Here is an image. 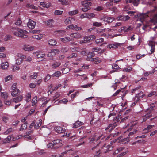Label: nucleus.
<instances>
[{"label": "nucleus", "mask_w": 157, "mask_h": 157, "mask_svg": "<svg viewBox=\"0 0 157 157\" xmlns=\"http://www.w3.org/2000/svg\"><path fill=\"white\" fill-rule=\"evenodd\" d=\"M101 136H99L98 137H96V135H94L91 136L89 138V143L90 144L94 145V147L91 148V149L94 151L97 154L96 155H95V157H97L100 155V149L98 148L99 143H98L97 142L98 140L100 139Z\"/></svg>", "instance_id": "nucleus-1"}, {"label": "nucleus", "mask_w": 157, "mask_h": 157, "mask_svg": "<svg viewBox=\"0 0 157 157\" xmlns=\"http://www.w3.org/2000/svg\"><path fill=\"white\" fill-rule=\"evenodd\" d=\"M28 33L26 30L18 29L17 31L14 32V35L22 38H25L28 37L26 34Z\"/></svg>", "instance_id": "nucleus-2"}, {"label": "nucleus", "mask_w": 157, "mask_h": 157, "mask_svg": "<svg viewBox=\"0 0 157 157\" xmlns=\"http://www.w3.org/2000/svg\"><path fill=\"white\" fill-rule=\"evenodd\" d=\"M59 52L58 49H52L50 52H49L47 54V56L48 57H50V60H53V58L52 57L54 56L56 54L58 53Z\"/></svg>", "instance_id": "nucleus-3"}, {"label": "nucleus", "mask_w": 157, "mask_h": 157, "mask_svg": "<svg viewBox=\"0 0 157 157\" xmlns=\"http://www.w3.org/2000/svg\"><path fill=\"white\" fill-rule=\"evenodd\" d=\"M113 149V147L112 146V144H110L108 145L107 146H106L105 145L102 147L101 150V151L103 153H106L109 151L112 150Z\"/></svg>", "instance_id": "nucleus-4"}, {"label": "nucleus", "mask_w": 157, "mask_h": 157, "mask_svg": "<svg viewBox=\"0 0 157 157\" xmlns=\"http://www.w3.org/2000/svg\"><path fill=\"white\" fill-rule=\"evenodd\" d=\"M34 54L35 55L36 58L39 61H41L43 60V58L45 56V54H42L39 51L34 52Z\"/></svg>", "instance_id": "nucleus-5"}, {"label": "nucleus", "mask_w": 157, "mask_h": 157, "mask_svg": "<svg viewBox=\"0 0 157 157\" xmlns=\"http://www.w3.org/2000/svg\"><path fill=\"white\" fill-rule=\"evenodd\" d=\"M62 141L59 139H56L53 141V144L54 145V149H56L60 147Z\"/></svg>", "instance_id": "nucleus-6"}, {"label": "nucleus", "mask_w": 157, "mask_h": 157, "mask_svg": "<svg viewBox=\"0 0 157 157\" xmlns=\"http://www.w3.org/2000/svg\"><path fill=\"white\" fill-rule=\"evenodd\" d=\"M116 125H117L115 123H114L113 124H110L105 128V130L107 132H110L111 131L115 128Z\"/></svg>", "instance_id": "nucleus-7"}, {"label": "nucleus", "mask_w": 157, "mask_h": 157, "mask_svg": "<svg viewBox=\"0 0 157 157\" xmlns=\"http://www.w3.org/2000/svg\"><path fill=\"white\" fill-rule=\"evenodd\" d=\"M130 18V17H129L128 15L125 16L120 15L117 18V19L118 21H125L129 19Z\"/></svg>", "instance_id": "nucleus-8"}, {"label": "nucleus", "mask_w": 157, "mask_h": 157, "mask_svg": "<svg viewBox=\"0 0 157 157\" xmlns=\"http://www.w3.org/2000/svg\"><path fill=\"white\" fill-rule=\"evenodd\" d=\"M103 20L105 22H106L105 23V24H106L107 23H110L112 22L114 20V18L113 17L106 16L104 17L103 18Z\"/></svg>", "instance_id": "nucleus-9"}, {"label": "nucleus", "mask_w": 157, "mask_h": 157, "mask_svg": "<svg viewBox=\"0 0 157 157\" xmlns=\"http://www.w3.org/2000/svg\"><path fill=\"white\" fill-rule=\"evenodd\" d=\"M13 135L8 136L6 138L2 141V143L3 144L9 143L11 140H14V138H13Z\"/></svg>", "instance_id": "nucleus-10"}, {"label": "nucleus", "mask_w": 157, "mask_h": 157, "mask_svg": "<svg viewBox=\"0 0 157 157\" xmlns=\"http://www.w3.org/2000/svg\"><path fill=\"white\" fill-rule=\"evenodd\" d=\"M55 130L56 132L58 133H63L65 131V129L59 126H56L55 128Z\"/></svg>", "instance_id": "nucleus-11"}, {"label": "nucleus", "mask_w": 157, "mask_h": 157, "mask_svg": "<svg viewBox=\"0 0 157 157\" xmlns=\"http://www.w3.org/2000/svg\"><path fill=\"white\" fill-rule=\"evenodd\" d=\"M36 23L35 22L29 19L27 24L28 27L29 28L33 29L35 28Z\"/></svg>", "instance_id": "nucleus-12"}, {"label": "nucleus", "mask_w": 157, "mask_h": 157, "mask_svg": "<svg viewBox=\"0 0 157 157\" xmlns=\"http://www.w3.org/2000/svg\"><path fill=\"white\" fill-rule=\"evenodd\" d=\"M69 28L73 30H80L82 29L78 25H70L69 26Z\"/></svg>", "instance_id": "nucleus-13"}, {"label": "nucleus", "mask_w": 157, "mask_h": 157, "mask_svg": "<svg viewBox=\"0 0 157 157\" xmlns=\"http://www.w3.org/2000/svg\"><path fill=\"white\" fill-rule=\"evenodd\" d=\"M61 64V63L59 61H54L51 64V66L52 68L55 69L58 67Z\"/></svg>", "instance_id": "nucleus-14"}, {"label": "nucleus", "mask_w": 157, "mask_h": 157, "mask_svg": "<svg viewBox=\"0 0 157 157\" xmlns=\"http://www.w3.org/2000/svg\"><path fill=\"white\" fill-rule=\"evenodd\" d=\"M95 55V54L94 53L92 52H89V53L87 55V58H86V59L87 60H89L90 61H92V60H93V58H92Z\"/></svg>", "instance_id": "nucleus-15"}, {"label": "nucleus", "mask_w": 157, "mask_h": 157, "mask_svg": "<svg viewBox=\"0 0 157 157\" xmlns=\"http://www.w3.org/2000/svg\"><path fill=\"white\" fill-rule=\"evenodd\" d=\"M34 49V47L29 45H25L23 47V49L25 51H30L33 50Z\"/></svg>", "instance_id": "nucleus-16"}, {"label": "nucleus", "mask_w": 157, "mask_h": 157, "mask_svg": "<svg viewBox=\"0 0 157 157\" xmlns=\"http://www.w3.org/2000/svg\"><path fill=\"white\" fill-rule=\"evenodd\" d=\"M70 36L71 38L73 37L77 39L80 38L81 37V34L78 32L71 33L70 35Z\"/></svg>", "instance_id": "nucleus-17"}, {"label": "nucleus", "mask_w": 157, "mask_h": 157, "mask_svg": "<svg viewBox=\"0 0 157 157\" xmlns=\"http://www.w3.org/2000/svg\"><path fill=\"white\" fill-rule=\"evenodd\" d=\"M54 32L55 34H57L58 36H63L64 35L65 31L64 30H59L56 31Z\"/></svg>", "instance_id": "nucleus-18"}, {"label": "nucleus", "mask_w": 157, "mask_h": 157, "mask_svg": "<svg viewBox=\"0 0 157 157\" xmlns=\"http://www.w3.org/2000/svg\"><path fill=\"white\" fill-rule=\"evenodd\" d=\"M83 123L82 122L79 121L78 120L75 122L73 125V127L74 128H77L79 127L82 125Z\"/></svg>", "instance_id": "nucleus-19"}, {"label": "nucleus", "mask_w": 157, "mask_h": 157, "mask_svg": "<svg viewBox=\"0 0 157 157\" xmlns=\"http://www.w3.org/2000/svg\"><path fill=\"white\" fill-rule=\"evenodd\" d=\"M149 45L151 48L150 50L151 52L150 54H151L155 52V44L153 42L151 41L149 42Z\"/></svg>", "instance_id": "nucleus-20"}, {"label": "nucleus", "mask_w": 157, "mask_h": 157, "mask_svg": "<svg viewBox=\"0 0 157 157\" xmlns=\"http://www.w3.org/2000/svg\"><path fill=\"white\" fill-rule=\"evenodd\" d=\"M91 40L89 36H85L84 37L83 40H82L80 41L81 43H86L90 42Z\"/></svg>", "instance_id": "nucleus-21"}, {"label": "nucleus", "mask_w": 157, "mask_h": 157, "mask_svg": "<svg viewBox=\"0 0 157 157\" xmlns=\"http://www.w3.org/2000/svg\"><path fill=\"white\" fill-rule=\"evenodd\" d=\"M61 40L63 42L66 43L73 40L72 38H70L69 37H65L64 38H61Z\"/></svg>", "instance_id": "nucleus-22"}, {"label": "nucleus", "mask_w": 157, "mask_h": 157, "mask_svg": "<svg viewBox=\"0 0 157 157\" xmlns=\"http://www.w3.org/2000/svg\"><path fill=\"white\" fill-rule=\"evenodd\" d=\"M23 98L22 96L20 95L18 97L14 98L13 99V102L17 103L21 101Z\"/></svg>", "instance_id": "nucleus-23"}, {"label": "nucleus", "mask_w": 157, "mask_h": 157, "mask_svg": "<svg viewBox=\"0 0 157 157\" xmlns=\"http://www.w3.org/2000/svg\"><path fill=\"white\" fill-rule=\"evenodd\" d=\"M127 131H128V132L131 131L129 133L128 136H131L136 133L137 131V130L136 129L132 130L131 128H129L128 129Z\"/></svg>", "instance_id": "nucleus-24"}, {"label": "nucleus", "mask_w": 157, "mask_h": 157, "mask_svg": "<svg viewBox=\"0 0 157 157\" xmlns=\"http://www.w3.org/2000/svg\"><path fill=\"white\" fill-rule=\"evenodd\" d=\"M41 124L42 120L40 119L37 121L36 123L34 125V128L36 129L38 128L41 126Z\"/></svg>", "instance_id": "nucleus-25"}, {"label": "nucleus", "mask_w": 157, "mask_h": 157, "mask_svg": "<svg viewBox=\"0 0 157 157\" xmlns=\"http://www.w3.org/2000/svg\"><path fill=\"white\" fill-rule=\"evenodd\" d=\"M125 87L123 88H121L120 89L117 90L113 95V96H115L117 95L121 92H123L124 91V90L125 89Z\"/></svg>", "instance_id": "nucleus-26"}, {"label": "nucleus", "mask_w": 157, "mask_h": 157, "mask_svg": "<svg viewBox=\"0 0 157 157\" xmlns=\"http://www.w3.org/2000/svg\"><path fill=\"white\" fill-rule=\"evenodd\" d=\"M27 122H25L24 124H22L21 126V128L19 130L20 131H23V130H25L27 128Z\"/></svg>", "instance_id": "nucleus-27"}, {"label": "nucleus", "mask_w": 157, "mask_h": 157, "mask_svg": "<svg viewBox=\"0 0 157 157\" xmlns=\"http://www.w3.org/2000/svg\"><path fill=\"white\" fill-rule=\"evenodd\" d=\"M56 41L54 39H51L48 41V44L49 45L54 46L56 44Z\"/></svg>", "instance_id": "nucleus-28"}, {"label": "nucleus", "mask_w": 157, "mask_h": 157, "mask_svg": "<svg viewBox=\"0 0 157 157\" xmlns=\"http://www.w3.org/2000/svg\"><path fill=\"white\" fill-rule=\"evenodd\" d=\"M43 37V34H40L39 35H34L32 36V37L33 39H36L38 40H40Z\"/></svg>", "instance_id": "nucleus-29"}, {"label": "nucleus", "mask_w": 157, "mask_h": 157, "mask_svg": "<svg viewBox=\"0 0 157 157\" xmlns=\"http://www.w3.org/2000/svg\"><path fill=\"white\" fill-rule=\"evenodd\" d=\"M151 116L152 114L150 113H147L143 118V121H145L147 119L149 118Z\"/></svg>", "instance_id": "nucleus-30"}, {"label": "nucleus", "mask_w": 157, "mask_h": 157, "mask_svg": "<svg viewBox=\"0 0 157 157\" xmlns=\"http://www.w3.org/2000/svg\"><path fill=\"white\" fill-rule=\"evenodd\" d=\"M92 61L94 62V63L95 64H98L101 61V59H100L99 57H96L95 58H93V60Z\"/></svg>", "instance_id": "nucleus-31"}, {"label": "nucleus", "mask_w": 157, "mask_h": 157, "mask_svg": "<svg viewBox=\"0 0 157 157\" xmlns=\"http://www.w3.org/2000/svg\"><path fill=\"white\" fill-rule=\"evenodd\" d=\"M9 64L7 62L3 63L2 64L1 67L3 69H6L8 67Z\"/></svg>", "instance_id": "nucleus-32"}, {"label": "nucleus", "mask_w": 157, "mask_h": 157, "mask_svg": "<svg viewBox=\"0 0 157 157\" xmlns=\"http://www.w3.org/2000/svg\"><path fill=\"white\" fill-rule=\"evenodd\" d=\"M129 137H127L123 139H121L119 140V142L122 143L123 144H125L129 141Z\"/></svg>", "instance_id": "nucleus-33"}, {"label": "nucleus", "mask_w": 157, "mask_h": 157, "mask_svg": "<svg viewBox=\"0 0 157 157\" xmlns=\"http://www.w3.org/2000/svg\"><path fill=\"white\" fill-rule=\"evenodd\" d=\"M123 27L124 28V32H128L130 30H132L133 28H132L131 26H128V27L125 26H123Z\"/></svg>", "instance_id": "nucleus-34"}, {"label": "nucleus", "mask_w": 157, "mask_h": 157, "mask_svg": "<svg viewBox=\"0 0 157 157\" xmlns=\"http://www.w3.org/2000/svg\"><path fill=\"white\" fill-rule=\"evenodd\" d=\"M78 13V11L77 10H74L70 11L69 12V14L70 15H75Z\"/></svg>", "instance_id": "nucleus-35"}, {"label": "nucleus", "mask_w": 157, "mask_h": 157, "mask_svg": "<svg viewBox=\"0 0 157 157\" xmlns=\"http://www.w3.org/2000/svg\"><path fill=\"white\" fill-rule=\"evenodd\" d=\"M132 68L130 66L128 67L124 68L123 69V71H125L127 72H130L132 71Z\"/></svg>", "instance_id": "nucleus-36"}, {"label": "nucleus", "mask_w": 157, "mask_h": 157, "mask_svg": "<svg viewBox=\"0 0 157 157\" xmlns=\"http://www.w3.org/2000/svg\"><path fill=\"white\" fill-rule=\"evenodd\" d=\"M58 1L60 2L63 5H67L68 4V2L66 0H58Z\"/></svg>", "instance_id": "nucleus-37"}, {"label": "nucleus", "mask_w": 157, "mask_h": 157, "mask_svg": "<svg viewBox=\"0 0 157 157\" xmlns=\"http://www.w3.org/2000/svg\"><path fill=\"white\" fill-rule=\"evenodd\" d=\"M26 101L28 102L31 100V94L30 93H28L26 95Z\"/></svg>", "instance_id": "nucleus-38"}, {"label": "nucleus", "mask_w": 157, "mask_h": 157, "mask_svg": "<svg viewBox=\"0 0 157 157\" xmlns=\"http://www.w3.org/2000/svg\"><path fill=\"white\" fill-rule=\"evenodd\" d=\"M12 38V36L10 35H7L4 38L3 40L5 41H7L10 40H11Z\"/></svg>", "instance_id": "nucleus-39"}, {"label": "nucleus", "mask_w": 157, "mask_h": 157, "mask_svg": "<svg viewBox=\"0 0 157 157\" xmlns=\"http://www.w3.org/2000/svg\"><path fill=\"white\" fill-rule=\"evenodd\" d=\"M61 70L62 71V73L64 74L67 73L70 71V70L68 68H62Z\"/></svg>", "instance_id": "nucleus-40"}, {"label": "nucleus", "mask_w": 157, "mask_h": 157, "mask_svg": "<svg viewBox=\"0 0 157 157\" xmlns=\"http://www.w3.org/2000/svg\"><path fill=\"white\" fill-rule=\"evenodd\" d=\"M69 50V48L67 47H63L61 50V51L63 53H65Z\"/></svg>", "instance_id": "nucleus-41"}, {"label": "nucleus", "mask_w": 157, "mask_h": 157, "mask_svg": "<svg viewBox=\"0 0 157 157\" xmlns=\"http://www.w3.org/2000/svg\"><path fill=\"white\" fill-rule=\"evenodd\" d=\"M73 18H69L66 19L64 21L65 24H68L71 23V21L72 20Z\"/></svg>", "instance_id": "nucleus-42"}, {"label": "nucleus", "mask_w": 157, "mask_h": 157, "mask_svg": "<svg viewBox=\"0 0 157 157\" xmlns=\"http://www.w3.org/2000/svg\"><path fill=\"white\" fill-rule=\"evenodd\" d=\"M104 41V39L103 38H101L98 39H97L95 40V42L97 44H99L101 43Z\"/></svg>", "instance_id": "nucleus-43"}, {"label": "nucleus", "mask_w": 157, "mask_h": 157, "mask_svg": "<svg viewBox=\"0 0 157 157\" xmlns=\"http://www.w3.org/2000/svg\"><path fill=\"white\" fill-rule=\"evenodd\" d=\"M17 83H14L11 87V89L12 91L13 90H18L19 91L18 89L16 88Z\"/></svg>", "instance_id": "nucleus-44"}, {"label": "nucleus", "mask_w": 157, "mask_h": 157, "mask_svg": "<svg viewBox=\"0 0 157 157\" xmlns=\"http://www.w3.org/2000/svg\"><path fill=\"white\" fill-rule=\"evenodd\" d=\"M89 52V51H88L85 49L81 51V53L82 55L86 56L87 55Z\"/></svg>", "instance_id": "nucleus-45"}, {"label": "nucleus", "mask_w": 157, "mask_h": 157, "mask_svg": "<svg viewBox=\"0 0 157 157\" xmlns=\"http://www.w3.org/2000/svg\"><path fill=\"white\" fill-rule=\"evenodd\" d=\"M155 95V96H157V94H156V91H152L150 93L148 94L147 95V97H151L153 95Z\"/></svg>", "instance_id": "nucleus-46"}, {"label": "nucleus", "mask_w": 157, "mask_h": 157, "mask_svg": "<svg viewBox=\"0 0 157 157\" xmlns=\"http://www.w3.org/2000/svg\"><path fill=\"white\" fill-rule=\"evenodd\" d=\"M61 73L60 71H56L55 73L53 74V75L54 76H55L56 77H59L61 75Z\"/></svg>", "instance_id": "nucleus-47"}, {"label": "nucleus", "mask_w": 157, "mask_h": 157, "mask_svg": "<svg viewBox=\"0 0 157 157\" xmlns=\"http://www.w3.org/2000/svg\"><path fill=\"white\" fill-rule=\"evenodd\" d=\"M18 56L19 58H21V59H22H22H25L26 58V56L25 55L21 53L18 54Z\"/></svg>", "instance_id": "nucleus-48"}, {"label": "nucleus", "mask_w": 157, "mask_h": 157, "mask_svg": "<svg viewBox=\"0 0 157 157\" xmlns=\"http://www.w3.org/2000/svg\"><path fill=\"white\" fill-rule=\"evenodd\" d=\"M113 5V2H112L111 0H110L109 2H106L105 4L106 7L107 8Z\"/></svg>", "instance_id": "nucleus-49"}, {"label": "nucleus", "mask_w": 157, "mask_h": 157, "mask_svg": "<svg viewBox=\"0 0 157 157\" xmlns=\"http://www.w3.org/2000/svg\"><path fill=\"white\" fill-rule=\"evenodd\" d=\"M19 91L18 90H13V91L11 93V95L13 97H15L18 94Z\"/></svg>", "instance_id": "nucleus-50"}, {"label": "nucleus", "mask_w": 157, "mask_h": 157, "mask_svg": "<svg viewBox=\"0 0 157 157\" xmlns=\"http://www.w3.org/2000/svg\"><path fill=\"white\" fill-rule=\"evenodd\" d=\"M1 95L2 97L4 98L5 100L7 99L8 97V95L6 93H1Z\"/></svg>", "instance_id": "nucleus-51"}, {"label": "nucleus", "mask_w": 157, "mask_h": 157, "mask_svg": "<svg viewBox=\"0 0 157 157\" xmlns=\"http://www.w3.org/2000/svg\"><path fill=\"white\" fill-rule=\"evenodd\" d=\"M93 25L94 26L96 27H99L102 25V24L101 22H95L93 23Z\"/></svg>", "instance_id": "nucleus-52"}, {"label": "nucleus", "mask_w": 157, "mask_h": 157, "mask_svg": "<svg viewBox=\"0 0 157 157\" xmlns=\"http://www.w3.org/2000/svg\"><path fill=\"white\" fill-rule=\"evenodd\" d=\"M30 32L34 34L36 33L38 34L40 32V30H34L31 29L30 30Z\"/></svg>", "instance_id": "nucleus-53"}, {"label": "nucleus", "mask_w": 157, "mask_h": 157, "mask_svg": "<svg viewBox=\"0 0 157 157\" xmlns=\"http://www.w3.org/2000/svg\"><path fill=\"white\" fill-rule=\"evenodd\" d=\"M37 73L35 72L33 75H31L30 77L31 78L34 79L37 78Z\"/></svg>", "instance_id": "nucleus-54"}, {"label": "nucleus", "mask_w": 157, "mask_h": 157, "mask_svg": "<svg viewBox=\"0 0 157 157\" xmlns=\"http://www.w3.org/2000/svg\"><path fill=\"white\" fill-rule=\"evenodd\" d=\"M101 50V48H100L94 47L92 48V51L93 52H97L100 51Z\"/></svg>", "instance_id": "nucleus-55"}, {"label": "nucleus", "mask_w": 157, "mask_h": 157, "mask_svg": "<svg viewBox=\"0 0 157 157\" xmlns=\"http://www.w3.org/2000/svg\"><path fill=\"white\" fill-rule=\"evenodd\" d=\"M2 119L4 122L5 123H6L9 121V118L8 117L4 116L2 117Z\"/></svg>", "instance_id": "nucleus-56"}, {"label": "nucleus", "mask_w": 157, "mask_h": 157, "mask_svg": "<svg viewBox=\"0 0 157 157\" xmlns=\"http://www.w3.org/2000/svg\"><path fill=\"white\" fill-rule=\"evenodd\" d=\"M37 98L35 97L32 100V102L33 103L32 105H35L37 102Z\"/></svg>", "instance_id": "nucleus-57"}, {"label": "nucleus", "mask_w": 157, "mask_h": 157, "mask_svg": "<svg viewBox=\"0 0 157 157\" xmlns=\"http://www.w3.org/2000/svg\"><path fill=\"white\" fill-rule=\"evenodd\" d=\"M63 12V11L57 10L55 11L54 14L56 15H61L62 14Z\"/></svg>", "instance_id": "nucleus-58"}, {"label": "nucleus", "mask_w": 157, "mask_h": 157, "mask_svg": "<svg viewBox=\"0 0 157 157\" xmlns=\"http://www.w3.org/2000/svg\"><path fill=\"white\" fill-rule=\"evenodd\" d=\"M22 60L21 58L17 59L16 60V63L17 65H20L22 63Z\"/></svg>", "instance_id": "nucleus-59"}, {"label": "nucleus", "mask_w": 157, "mask_h": 157, "mask_svg": "<svg viewBox=\"0 0 157 157\" xmlns=\"http://www.w3.org/2000/svg\"><path fill=\"white\" fill-rule=\"evenodd\" d=\"M13 129L11 128H10L9 129H8L6 131L4 132V134L5 135L8 134L11 132L12 131Z\"/></svg>", "instance_id": "nucleus-60"}, {"label": "nucleus", "mask_w": 157, "mask_h": 157, "mask_svg": "<svg viewBox=\"0 0 157 157\" xmlns=\"http://www.w3.org/2000/svg\"><path fill=\"white\" fill-rule=\"evenodd\" d=\"M88 13L82 14L80 16V18L81 19H83L85 18H88V17H89V16H88Z\"/></svg>", "instance_id": "nucleus-61"}, {"label": "nucleus", "mask_w": 157, "mask_h": 157, "mask_svg": "<svg viewBox=\"0 0 157 157\" xmlns=\"http://www.w3.org/2000/svg\"><path fill=\"white\" fill-rule=\"evenodd\" d=\"M77 54L76 53H73L71 55H70L68 57V58H74L77 57Z\"/></svg>", "instance_id": "nucleus-62"}, {"label": "nucleus", "mask_w": 157, "mask_h": 157, "mask_svg": "<svg viewBox=\"0 0 157 157\" xmlns=\"http://www.w3.org/2000/svg\"><path fill=\"white\" fill-rule=\"evenodd\" d=\"M51 78V75L49 74H48L46 77L44 78V80L46 82L50 79Z\"/></svg>", "instance_id": "nucleus-63"}, {"label": "nucleus", "mask_w": 157, "mask_h": 157, "mask_svg": "<svg viewBox=\"0 0 157 157\" xmlns=\"http://www.w3.org/2000/svg\"><path fill=\"white\" fill-rule=\"evenodd\" d=\"M47 147L48 148H51L54 149V145L53 144V143H50L48 144Z\"/></svg>", "instance_id": "nucleus-64"}]
</instances>
